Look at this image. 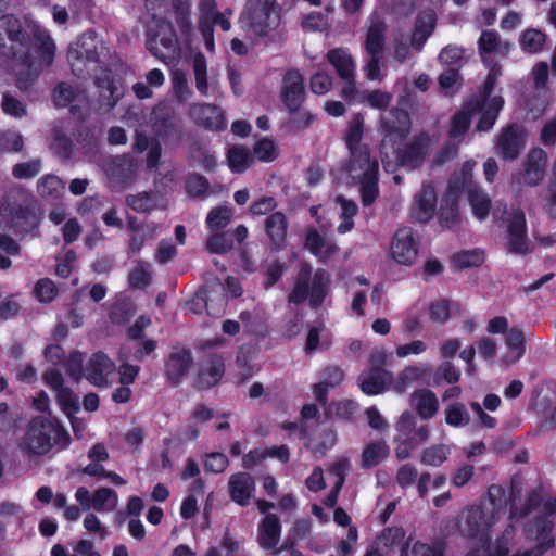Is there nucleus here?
<instances>
[{
  "label": "nucleus",
  "mask_w": 556,
  "mask_h": 556,
  "mask_svg": "<svg viewBox=\"0 0 556 556\" xmlns=\"http://www.w3.org/2000/svg\"><path fill=\"white\" fill-rule=\"evenodd\" d=\"M476 163L467 161L463 164L459 173L452 178L445 199L440 208L439 219L443 227L451 228L458 220V212L456 207V199L463 188L469 182L471 172Z\"/></svg>",
  "instance_id": "nucleus-12"
},
{
  "label": "nucleus",
  "mask_w": 556,
  "mask_h": 556,
  "mask_svg": "<svg viewBox=\"0 0 556 556\" xmlns=\"http://www.w3.org/2000/svg\"><path fill=\"white\" fill-rule=\"evenodd\" d=\"M148 47L156 58L164 62L173 59L178 52V42L172 25L162 22L156 33H150Z\"/></svg>",
  "instance_id": "nucleus-15"
},
{
  "label": "nucleus",
  "mask_w": 556,
  "mask_h": 556,
  "mask_svg": "<svg viewBox=\"0 0 556 556\" xmlns=\"http://www.w3.org/2000/svg\"><path fill=\"white\" fill-rule=\"evenodd\" d=\"M128 205L140 213L149 212L157 206L159 198L156 193L140 192L127 198Z\"/></svg>",
  "instance_id": "nucleus-50"
},
{
  "label": "nucleus",
  "mask_w": 556,
  "mask_h": 556,
  "mask_svg": "<svg viewBox=\"0 0 556 556\" xmlns=\"http://www.w3.org/2000/svg\"><path fill=\"white\" fill-rule=\"evenodd\" d=\"M242 28L252 36L264 37L280 22L275 0H248L240 18Z\"/></svg>",
  "instance_id": "nucleus-9"
},
{
  "label": "nucleus",
  "mask_w": 556,
  "mask_h": 556,
  "mask_svg": "<svg viewBox=\"0 0 556 556\" xmlns=\"http://www.w3.org/2000/svg\"><path fill=\"white\" fill-rule=\"evenodd\" d=\"M419 241L417 233L409 227L399 228L390 243V256L404 266H410L418 256Z\"/></svg>",
  "instance_id": "nucleus-13"
},
{
  "label": "nucleus",
  "mask_w": 556,
  "mask_h": 556,
  "mask_svg": "<svg viewBox=\"0 0 556 556\" xmlns=\"http://www.w3.org/2000/svg\"><path fill=\"white\" fill-rule=\"evenodd\" d=\"M471 178L472 174L470 175L469 182H467L463 190L466 189L468 192V200L473 215L478 219L483 220L490 212V199L484 192L471 188Z\"/></svg>",
  "instance_id": "nucleus-38"
},
{
  "label": "nucleus",
  "mask_w": 556,
  "mask_h": 556,
  "mask_svg": "<svg viewBox=\"0 0 556 556\" xmlns=\"http://www.w3.org/2000/svg\"><path fill=\"white\" fill-rule=\"evenodd\" d=\"M525 333L519 328H510L505 337V352L501 357V362L505 365L517 363L525 354Z\"/></svg>",
  "instance_id": "nucleus-27"
},
{
  "label": "nucleus",
  "mask_w": 556,
  "mask_h": 556,
  "mask_svg": "<svg viewBox=\"0 0 556 556\" xmlns=\"http://www.w3.org/2000/svg\"><path fill=\"white\" fill-rule=\"evenodd\" d=\"M108 172L113 177L127 180L135 172V164L129 156H118Z\"/></svg>",
  "instance_id": "nucleus-57"
},
{
  "label": "nucleus",
  "mask_w": 556,
  "mask_h": 556,
  "mask_svg": "<svg viewBox=\"0 0 556 556\" xmlns=\"http://www.w3.org/2000/svg\"><path fill=\"white\" fill-rule=\"evenodd\" d=\"M508 248L515 253H525L529 250L526 235V217L522 211H515L508 224Z\"/></svg>",
  "instance_id": "nucleus-22"
},
{
  "label": "nucleus",
  "mask_w": 556,
  "mask_h": 556,
  "mask_svg": "<svg viewBox=\"0 0 556 556\" xmlns=\"http://www.w3.org/2000/svg\"><path fill=\"white\" fill-rule=\"evenodd\" d=\"M305 96L303 77L298 71L286 74L282 85V99L290 111L296 112Z\"/></svg>",
  "instance_id": "nucleus-20"
},
{
  "label": "nucleus",
  "mask_w": 556,
  "mask_h": 556,
  "mask_svg": "<svg viewBox=\"0 0 556 556\" xmlns=\"http://www.w3.org/2000/svg\"><path fill=\"white\" fill-rule=\"evenodd\" d=\"M437 193L431 186H424L420 192L416 195L410 215L418 223L429 222L435 211Z\"/></svg>",
  "instance_id": "nucleus-21"
},
{
  "label": "nucleus",
  "mask_w": 556,
  "mask_h": 556,
  "mask_svg": "<svg viewBox=\"0 0 556 556\" xmlns=\"http://www.w3.org/2000/svg\"><path fill=\"white\" fill-rule=\"evenodd\" d=\"M392 96L381 90L365 91L362 93L359 103H366L372 109H384L391 102Z\"/></svg>",
  "instance_id": "nucleus-61"
},
{
  "label": "nucleus",
  "mask_w": 556,
  "mask_h": 556,
  "mask_svg": "<svg viewBox=\"0 0 556 556\" xmlns=\"http://www.w3.org/2000/svg\"><path fill=\"white\" fill-rule=\"evenodd\" d=\"M66 435V431L56 420L38 417L27 425L24 434L18 440V448L29 458L42 456Z\"/></svg>",
  "instance_id": "nucleus-6"
},
{
  "label": "nucleus",
  "mask_w": 556,
  "mask_h": 556,
  "mask_svg": "<svg viewBox=\"0 0 556 556\" xmlns=\"http://www.w3.org/2000/svg\"><path fill=\"white\" fill-rule=\"evenodd\" d=\"M253 156L262 162H271L278 156L277 144L269 138H262L254 146Z\"/></svg>",
  "instance_id": "nucleus-56"
},
{
  "label": "nucleus",
  "mask_w": 556,
  "mask_h": 556,
  "mask_svg": "<svg viewBox=\"0 0 556 556\" xmlns=\"http://www.w3.org/2000/svg\"><path fill=\"white\" fill-rule=\"evenodd\" d=\"M427 372V369L418 365H409L403 368L394 379L392 389L397 393H403L413 383L419 381Z\"/></svg>",
  "instance_id": "nucleus-36"
},
{
  "label": "nucleus",
  "mask_w": 556,
  "mask_h": 556,
  "mask_svg": "<svg viewBox=\"0 0 556 556\" xmlns=\"http://www.w3.org/2000/svg\"><path fill=\"white\" fill-rule=\"evenodd\" d=\"M191 0H173V8L176 12L177 23L181 30L189 34L192 30V22L190 20Z\"/></svg>",
  "instance_id": "nucleus-58"
},
{
  "label": "nucleus",
  "mask_w": 556,
  "mask_h": 556,
  "mask_svg": "<svg viewBox=\"0 0 556 556\" xmlns=\"http://www.w3.org/2000/svg\"><path fill=\"white\" fill-rule=\"evenodd\" d=\"M172 87L175 98L180 103L188 101L192 96V90L184 72L176 71L173 73Z\"/></svg>",
  "instance_id": "nucleus-52"
},
{
  "label": "nucleus",
  "mask_w": 556,
  "mask_h": 556,
  "mask_svg": "<svg viewBox=\"0 0 556 556\" xmlns=\"http://www.w3.org/2000/svg\"><path fill=\"white\" fill-rule=\"evenodd\" d=\"M336 202L340 207V217L342 219L337 230L343 235L351 231L354 227L353 217L357 214V205L354 201L343 197H338Z\"/></svg>",
  "instance_id": "nucleus-43"
},
{
  "label": "nucleus",
  "mask_w": 556,
  "mask_h": 556,
  "mask_svg": "<svg viewBox=\"0 0 556 556\" xmlns=\"http://www.w3.org/2000/svg\"><path fill=\"white\" fill-rule=\"evenodd\" d=\"M551 525L546 519H541L528 530V535L532 536L535 532L533 541L536 545L533 549L517 552L510 555V539L513 532L506 530L502 538L496 540L492 545L486 548H480L467 556H541L553 545V540L549 538Z\"/></svg>",
  "instance_id": "nucleus-7"
},
{
  "label": "nucleus",
  "mask_w": 556,
  "mask_h": 556,
  "mask_svg": "<svg viewBox=\"0 0 556 556\" xmlns=\"http://www.w3.org/2000/svg\"><path fill=\"white\" fill-rule=\"evenodd\" d=\"M351 293L350 308L358 317L365 316L367 295L370 290L369 282L364 276H356L348 285Z\"/></svg>",
  "instance_id": "nucleus-30"
},
{
  "label": "nucleus",
  "mask_w": 556,
  "mask_h": 556,
  "mask_svg": "<svg viewBox=\"0 0 556 556\" xmlns=\"http://www.w3.org/2000/svg\"><path fill=\"white\" fill-rule=\"evenodd\" d=\"M191 363L190 352L180 350L172 353L166 365L168 378L178 382L189 371Z\"/></svg>",
  "instance_id": "nucleus-34"
},
{
  "label": "nucleus",
  "mask_w": 556,
  "mask_h": 556,
  "mask_svg": "<svg viewBox=\"0 0 556 556\" xmlns=\"http://www.w3.org/2000/svg\"><path fill=\"white\" fill-rule=\"evenodd\" d=\"M364 49L369 54H382L386 49V24L376 17L369 20L364 41Z\"/></svg>",
  "instance_id": "nucleus-25"
},
{
  "label": "nucleus",
  "mask_w": 556,
  "mask_h": 556,
  "mask_svg": "<svg viewBox=\"0 0 556 556\" xmlns=\"http://www.w3.org/2000/svg\"><path fill=\"white\" fill-rule=\"evenodd\" d=\"M344 378L343 371L337 367H331L326 370L325 379L313 386V393L315 399L321 403H326V395L328 389L339 386Z\"/></svg>",
  "instance_id": "nucleus-41"
},
{
  "label": "nucleus",
  "mask_w": 556,
  "mask_h": 556,
  "mask_svg": "<svg viewBox=\"0 0 556 556\" xmlns=\"http://www.w3.org/2000/svg\"><path fill=\"white\" fill-rule=\"evenodd\" d=\"M186 189L191 197H205L208 191V181L201 175H189L186 179Z\"/></svg>",
  "instance_id": "nucleus-62"
},
{
  "label": "nucleus",
  "mask_w": 556,
  "mask_h": 556,
  "mask_svg": "<svg viewBox=\"0 0 556 556\" xmlns=\"http://www.w3.org/2000/svg\"><path fill=\"white\" fill-rule=\"evenodd\" d=\"M330 285V276L324 269L312 270L308 265H303L289 294V302L300 304L308 301L309 305L316 307L327 296Z\"/></svg>",
  "instance_id": "nucleus-8"
},
{
  "label": "nucleus",
  "mask_w": 556,
  "mask_h": 556,
  "mask_svg": "<svg viewBox=\"0 0 556 556\" xmlns=\"http://www.w3.org/2000/svg\"><path fill=\"white\" fill-rule=\"evenodd\" d=\"M410 404L420 418L430 419L439 410L437 395L428 389H418L410 395Z\"/></svg>",
  "instance_id": "nucleus-28"
},
{
  "label": "nucleus",
  "mask_w": 556,
  "mask_h": 556,
  "mask_svg": "<svg viewBox=\"0 0 556 556\" xmlns=\"http://www.w3.org/2000/svg\"><path fill=\"white\" fill-rule=\"evenodd\" d=\"M287 218L280 212L273 213L265 220V231L271 242L277 247H281L285 243L287 237Z\"/></svg>",
  "instance_id": "nucleus-35"
},
{
  "label": "nucleus",
  "mask_w": 556,
  "mask_h": 556,
  "mask_svg": "<svg viewBox=\"0 0 556 556\" xmlns=\"http://www.w3.org/2000/svg\"><path fill=\"white\" fill-rule=\"evenodd\" d=\"M207 239V248L214 253H226L232 248V242L226 232L212 231Z\"/></svg>",
  "instance_id": "nucleus-64"
},
{
  "label": "nucleus",
  "mask_w": 556,
  "mask_h": 556,
  "mask_svg": "<svg viewBox=\"0 0 556 556\" xmlns=\"http://www.w3.org/2000/svg\"><path fill=\"white\" fill-rule=\"evenodd\" d=\"M305 247L320 262H327L338 252L336 242L323 237L316 229L307 231Z\"/></svg>",
  "instance_id": "nucleus-26"
},
{
  "label": "nucleus",
  "mask_w": 556,
  "mask_h": 556,
  "mask_svg": "<svg viewBox=\"0 0 556 556\" xmlns=\"http://www.w3.org/2000/svg\"><path fill=\"white\" fill-rule=\"evenodd\" d=\"M190 118L199 126L212 130H222L226 126L224 111L210 103H194L189 108Z\"/></svg>",
  "instance_id": "nucleus-18"
},
{
  "label": "nucleus",
  "mask_w": 556,
  "mask_h": 556,
  "mask_svg": "<svg viewBox=\"0 0 556 556\" xmlns=\"http://www.w3.org/2000/svg\"><path fill=\"white\" fill-rule=\"evenodd\" d=\"M386 67V62L382 58V54H369L365 61L364 65V74L365 77L370 81H383L386 74L383 73V68Z\"/></svg>",
  "instance_id": "nucleus-47"
},
{
  "label": "nucleus",
  "mask_w": 556,
  "mask_h": 556,
  "mask_svg": "<svg viewBox=\"0 0 556 556\" xmlns=\"http://www.w3.org/2000/svg\"><path fill=\"white\" fill-rule=\"evenodd\" d=\"M445 546L442 542H416L412 548V556H444Z\"/></svg>",
  "instance_id": "nucleus-63"
},
{
  "label": "nucleus",
  "mask_w": 556,
  "mask_h": 556,
  "mask_svg": "<svg viewBox=\"0 0 556 556\" xmlns=\"http://www.w3.org/2000/svg\"><path fill=\"white\" fill-rule=\"evenodd\" d=\"M54 393L59 405L68 417L78 412V397L70 388L64 387Z\"/></svg>",
  "instance_id": "nucleus-55"
},
{
  "label": "nucleus",
  "mask_w": 556,
  "mask_h": 556,
  "mask_svg": "<svg viewBox=\"0 0 556 556\" xmlns=\"http://www.w3.org/2000/svg\"><path fill=\"white\" fill-rule=\"evenodd\" d=\"M281 539V525L275 514H267L257 526L256 542L264 551L274 555L280 553L278 547Z\"/></svg>",
  "instance_id": "nucleus-17"
},
{
  "label": "nucleus",
  "mask_w": 556,
  "mask_h": 556,
  "mask_svg": "<svg viewBox=\"0 0 556 556\" xmlns=\"http://www.w3.org/2000/svg\"><path fill=\"white\" fill-rule=\"evenodd\" d=\"M228 166L233 173H243L254 162L250 150L242 146H233L227 152Z\"/></svg>",
  "instance_id": "nucleus-37"
},
{
  "label": "nucleus",
  "mask_w": 556,
  "mask_h": 556,
  "mask_svg": "<svg viewBox=\"0 0 556 556\" xmlns=\"http://www.w3.org/2000/svg\"><path fill=\"white\" fill-rule=\"evenodd\" d=\"M364 118L355 115L349 122L344 136L349 159L337 169L336 179L342 185H358L362 202L370 205L378 197V162L363 142Z\"/></svg>",
  "instance_id": "nucleus-2"
},
{
  "label": "nucleus",
  "mask_w": 556,
  "mask_h": 556,
  "mask_svg": "<svg viewBox=\"0 0 556 556\" xmlns=\"http://www.w3.org/2000/svg\"><path fill=\"white\" fill-rule=\"evenodd\" d=\"M197 90L206 96L208 93L207 63L202 53H195L191 61Z\"/></svg>",
  "instance_id": "nucleus-44"
},
{
  "label": "nucleus",
  "mask_w": 556,
  "mask_h": 556,
  "mask_svg": "<svg viewBox=\"0 0 556 556\" xmlns=\"http://www.w3.org/2000/svg\"><path fill=\"white\" fill-rule=\"evenodd\" d=\"M453 262L460 269L478 267L484 262V253L479 249L460 251L453 256Z\"/></svg>",
  "instance_id": "nucleus-49"
},
{
  "label": "nucleus",
  "mask_w": 556,
  "mask_h": 556,
  "mask_svg": "<svg viewBox=\"0 0 556 556\" xmlns=\"http://www.w3.org/2000/svg\"><path fill=\"white\" fill-rule=\"evenodd\" d=\"M228 489L231 500L241 506H245L250 503L255 483L251 475L238 472L229 478Z\"/></svg>",
  "instance_id": "nucleus-23"
},
{
  "label": "nucleus",
  "mask_w": 556,
  "mask_h": 556,
  "mask_svg": "<svg viewBox=\"0 0 556 556\" xmlns=\"http://www.w3.org/2000/svg\"><path fill=\"white\" fill-rule=\"evenodd\" d=\"M389 455V447L383 441L369 443L363 451L362 465L370 468L384 460Z\"/></svg>",
  "instance_id": "nucleus-42"
},
{
  "label": "nucleus",
  "mask_w": 556,
  "mask_h": 556,
  "mask_svg": "<svg viewBox=\"0 0 556 556\" xmlns=\"http://www.w3.org/2000/svg\"><path fill=\"white\" fill-rule=\"evenodd\" d=\"M337 442V434L331 429L324 430L320 434L309 440L308 446L316 456H324L326 451Z\"/></svg>",
  "instance_id": "nucleus-48"
},
{
  "label": "nucleus",
  "mask_w": 556,
  "mask_h": 556,
  "mask_svg": "<svg viewBox=\"0 0 556 556\" xmlns=\"http://www.w3.org/2000/svg\"><path fill=\"white\" fill-rule=\"evenodd\" d=\"M232 210L227 206H218L210 211L206 217V227L210 231H218L225 228L232 218Z\"/></svg>",
  "instance_id": "nucleus-46"
},
{
  "label": "nucleus",
  "mask_w": 556,
  "mask_h": 556,
  "mask_svg": "<svg viewBox=\"0 0 556 556\" xmlns=\"http://www.w3.org/2000/svg\"><path fill=\"white\" fill-rule=\"evenodd\" d=\"M66 374L75 381L85 378L84 354L73 351L64 363Z\"/></svg>",
  "instance_id": "nucleus-54"
},
{
  "label": "nucleus",
  "mask_w": 556,
  "mask_h": 556,
  "mask_svg": "<svg viewBox=\"0 0 556 556\" xmlns=\"http://www.w3.org/2000/svg\"><path fill=\"white\" fill-rule=\"evenodd\" d=\"M445 421L447 425L456 428L465 427L469 424V414L465 405L455 403L446 407Z\"/></svg>",
  "instance_id": "nucleus-53"
},
{
  "label": "nucleus",
  "mask_w": 556,
  "mask_h": 556,
  "mask_svg": "<svg viewBox=\"0 0 556 556\" xmlns=\"http://www.w3.org/2000/svg\"><path fill=\"white\" fill-rule=\"evenodd\" d=\"M64 190L63 182L56 176H45L38 184V191L45 198L58 199L64 193Z\"/></svg>",
  "instance_id": "nucleus-51"
},
{
  "label": "nucleus",
  "mask_w": 556,
  "mask_h": 556,
  "mask_svg": "<svg viewBox=\"0 0 556 556\" xmlns=\"http://www.w3.org/2000/svg\"><path fill=\"white\" fill-rule=\"evenodd\" d=\"M105 52L106 47L101 38L93 33L84 34L68 49V62L73 73L77 76L89 73L97 67Z\"/></svg>",
  "instance_id": "nucleus-10"
},
{
  "label": "nucleus",
  "mask_w": 556,
  "mask_h": 556,
  "mask_svg": "<svg viewBox=\"0 0 556 556\" xmlns=\"http://www.w3.org/2000/svg\"><path fill=\"white\" fill-rule=\"evenodd\" d=\"M85 530L94 539L103 541L109 535V529L93 513H87L83 521Z\"/></svg>",
  "instance_id": "nucleus-59"
},
{
  "label": "nucleus",
  "mask_w": 556,
  "mask_h": 556,
  "mask_svg": "<svg viewBox=\"0 0 556 556\" xmlns=\"http://www.w3.org/2000/svg\"><path fill=\"white\" fill-rule=\"evenodd\" d=\"M224 375V362L218 356L205 359L200 368L198 383L201 388L215 386Z\"/></svg>",
  "instance_id": "nucleus-32"
},
{
  "label": "nucleus",
  "mask_w": 556,
  "mask_h": 556,
  "mask_svg": "<svg viewBox=\"0 0 556 556\" xmlns=\"http://www.w3.org/2000/svg\"><path fill=\"white\" fill-rule=\"evenodd\" d=\"M392 375L382 369H372L359 376V386L367 395H377L384 392L391 384Z\"/></svg>",
  "instance_id": "nucleus-24"
},
{
  "label": "nucleus",
  "mask_w": 556,
  "mask_h": 556,
  "mask_svg": "<svg viewBox=\"0 0 556 556\" xmlns=\"http://www.w3.org/2000/svg\"><path fill=\"white\" fill-rule=\"evenodd\" d=\"M191 309L195 313L206 311L210 316H220L225 312L226 299L217 289L199 290L190 303Z\"/></svg>",
  "instance_id": "nucleus-19"
},
{
  "label": "nucleus",
  "mask_w": 556,
  "mask_h": 556,
  "mask_svg": "<svg viewBox=\"0 0 556 556\" xmlns=\"http://www.w3.org/2000/svg\"><path fill=\"white\" fill-rule=\"evenodd\" d=\"M546 35L535 28H527L519 37V46L527 54L540 53L545 46Z\"/></svg>",
  "instance_id": "nucleus-39"
},
{
  "label": "nucleus",
  "mask_w": 556,
  "mask_h": 556,
  "mask_svg": "<svg viewBox=\"0 0 556 556\" xmlns=\"http://www.w3.org/2000/svg\"><path fill=\"white\" fill-rule=\"evenodd\" d=\"M451 448L446 444H438L422 451L420 462L427 466L438 467L448 457Z\"/></svg>",
  "instance_id": "nucleus-45"
},
{
  "label": "nucleus",
  "mask_w": 556,
  "mask_h": 556,
  "mask_svg": "<svg viewBox=\"0 0 556 556\" xmlns=\"http://www.w3.org/2000/svg\"><path fill=\"white\" fill-rule=\"evenodd\" d=\"M29 42L26 45L20 21L13 15L0 17V54L15 59L14 71L20 88H26L41 68L52 63L56 50L46 28L34 23L29 25Z\"/></svg>",
  "instance_id": "nucleus-1"
},
{
  "label": "nucleus",
  "mask_w": 556,
  "mask_h": 556,
  "mask_svg": "<svg viewBox=\"0 0 556 556\" xmlns=\"http://www.w3.org/2000/svg\"><path fill=\"white\" fill-rule=\"evenodd\" d=\"M118 362L121 363L118 368L119 382L122 384H131L139 372V368L128 364L127 351L125 349L119 351Z\"/></svg>",
  "instance_id": "nucleus-60"
},
{
  "label": "nucleus",
  "mask_w": 556,
  "mask_h": 556,
  "mask_svg": "<svg viewBox=\"0 0 556 556\" xmlns=\"http://www.w3.org/2000/svg\"><path fill=\"white\" fill-rule=\"evenodd\" d=\"M116 371L115 363L103 352L93 353L85 365V379L98 388H108Z\"/></svg>",
  "instance_id": "nucleus-14"
},
{
  "label": "nucleus",
  "mask_w": 556,
  "mask_h": 556,
  "mask_svg": "<svg viewBox=\"0 0 556 556\" xmlns=\"http://www.w3.org/2000/svg\"><path fill=\"white\" fill-rule=\"evenodd\" d=\"M198 9V27L204 40L205 48L208 52H214V25L218 24L224 31H228L231 28L228 15H231L232 12L230 10L224 13L218 12L215 0H201Z\"/></svg>",
  "instance_id": "nucleus-11"
},
{
  "label": "nucleus",
  "mask_w": 556,
  "mask_h": 556,
  "mask_svg": "<svg viewBox=\"0 0 556 556\" xmlns=\"http://www.w3.org/2000/svg\"><path fill=\"white\" fill-rule=\"evenodd\" d=\"M409 130V117L404 111H390L381 118L382 163L389 168L392 163H401L409 167L418 166L428 153L430 139L419 138L405 152H402L403 140Z\"/></svg>",
  "instance_id": "nucleus-4"
},
{
  "label": "nucleus",
  "mask_w": 556,
  "mask_h": 556,
  "mask_svg": "<svg viewBox=\"0 0 556 556\" xmlns=\"http://www.w3.org/2000/svg\"><path fill=\"white\" fill-rule=\"evenodd\" d=\"M546 166V153L542 149H533L529 152L526 160V181L531 185H538L544 176Z\"/></svg>",
  "instance_id": "nucleus-33"
},
{
  "label": "nucleus",
  "mask_w": 556,
  "mask_h": 556,
  "mask_svg": "<svg viewBox=\"0 0 556 556\" xmlns=\"http://www.w3.org/2000/svg\"><path fill=\"white\" fill-rule=\"evenodd\" d=\"M117 505L118 495L110 488H99L92 493V509L98 513H112Z\"/></svg>",
  "instance_id": "nucleus-40"
},
{
  "label": "nucleus",
  "mask_w": 556,
  "mask_h": 556,
  "mask_svg": "<svg viewBox=\"0 0 556 556\" xmlns=\"http://www.w3.org/2000/svg\"><path fill=\"white\" fill-rule=\"evenodd\" d=\"M326 58L341 79H352L354 77L356 65L348 49H330Z\"/></svg>",
  "instance_id": "nucleus-29"
},
{
  "label": "nucleus",
  "mask_w": 556,
  "mask_h": 556,
  "mask_svg": "<svg viewBox=\"0 0 556 556\" xmlns=\"http://www.w3.org/2000/svg\"><path fill=\"white\" fill-rule=\"evenodd\" d=\"M526 143L525 129L518 125H509L498 135L495 143L496 152L508 161H514L520 154Z\"/></svg>",
  "instance_id": "nucleus-16"
},
{
  "label": "nucleus",
  "mask_w": 556,
  "mask_h": 556,
  "mask_svg": "<svg viewBox=\"0 0 556 556\" xmlns=\"http://www.w3.org/2000/svg\"><path fill=\"white\" fill-rule=\"evenodd\" d=\"M410 536L401 527H392L386 529L378 539V545L389 551L399 549L401 556H408L407 545Z\"/></svg>",
  "instance_id": "nucleus-31"
},
{
  "label": "nucleus",
  "mask_w": 556,
  "mask_h": 556,
  "mask_svg": "<svg viewBox=\"0 0 556 556\" xmlns=\"http://www.w3.org/2000/svg\"><path fill=\"white\" fill-rule=\"evenodd\" d=\"M489 501L470 505L463 509L457 528L463 536L486 541L492 528L504 514L505 490L501 485H491L488 491Z\"/></svg>",
  "instance_id": "nucleus-5"
},
{
  "label": "nucleus",
  "mask_w": 556,
  "mask_h": 556,
  "mask_svg": "<svg viewBox=\"0 0 556 556\" xmlns=\"http://www.w3.org/2000/svg\"><path fill=\"white\" fill-rule=\"evenodd\" d=\"M479 54L484 65L489 68L488 76L483 84L484 100L479 105L480 118L477 129L480 131L490 130L500 111L504 105V99L501 94L492 96L493 88L502 75L501 65L495 62L496 56H505L511 48V43L503 40L494 30H484L479 38Z\"/></svg>",
  "instance_id": "nucleus-3"
}]
</instances>
